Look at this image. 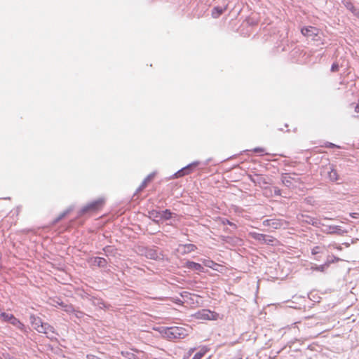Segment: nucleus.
Wrapping results in <instances>:
<instances>
[{
    "instance_id": "nucleus-19",
    "label": "nucleus",
    "mask_w": 359,
    "mask_h": 359,
    "mask_svg": "<svg viewBox=\"0 0 359 359\" xmlns=\"http://www.w3.org/2000/svg\"><path fill=\"white\" fill-rule=\"evenodd\" d=\"M329 264H330V262H326L325 264H322V265H319V266L315 265L311 267V269L318 271H320V272H324L325 271V269L329 266Z\"/></svg>"
},
{
    "instance_id": "nucleus-17",
    "label": "nucleus",
    "mask_w": 359,
    "mask_h": 359,
    "mask_svg": "<svg viewBox=\"0 0 359 359\" xmlns=\"http://www.w3.org/2000/svg\"><path fill=\"white\" fill-rule=\"evenodd\" d=\"M149 217L153 219L155 222H158L161 220V216L160 214V211L158 210H152L149 212Z\"/></svg>"
},
{
    "instance_id": "nucleus-8",
    "label": "nucleus",
    "mask_w": 359,
    "mask_h": 359,
    "mask_svg": "<svg viewBox=\"0 0 359 359\" xmlns=\"http://www.w3.org/2000/svg\"><path fill=\"white\" fill-rule=\"evenodd\" d=\"M198 165H199V161H194L178 170L176 173H175L174 177L175 178H178L184 175H189L191 172L192 169Z\"/></svg>"
},
{
    "instance_id": "nucleus-7",
    "label": "nucleus",
    "mask_w": 359,
    "mask_h": 359,
    "mask_svg": "<svg viewBox=\"0 0 359 359\" xmlns=\"http://www.w3.org/2000/svg\"><path fill=\"white\" fill-rule=\"evenodd\" d=\"M301 33L306 37H311L316 40L315 37L318 34V29L313 26H304L301 29Z\"/></svg>"
},
{
    "instance_id": "nucleus-27",
    "label": "nucleus",
    "mask_w": 359,
    "mask_h": 359,
    "mask_svg": "<svg viewBox=\"0 0 359 359\" xmlns=\"http://www.w3.org/2000/svg\"><path fill=\"white\" fill-rule=\"evenodd\" d=\"M206 351H207L206 349L201 350V351L196 353L192 359H201Z\"/></svg>"
},
{
    "instance_id": "nucleus-2",
    "label": "nucleus",
    "mask_w": 359,
    "mask_h": 359,
    "mask_svg": "<svg viewBox=\"0 0 359 359\" xmlns=\"http://www.w3.org/2000/svg\"><path fill=\"white\" fill-rule=\"evenodd\" d=\"M163 336L168 339H183L189 334V330L183 327H165L162 331Z\"/></svg>"
},
{
    "instance_id": "nucleus-24",
    "label": "nucleus",
    "mask_w": 359,
    "mask_h": 359,
    "mask_svg": "<svg viewBox=\"0 0 359 359\" xmlns=\"http://www.w3.org/2000/svg\"><path fill=\"white\" fill-rule=\"evenodd\" d=\"M122 355L125 357L127 359H136L137 356L134 353L128 351H122L121 353Z\"/></svg>"
},
{
    "instance_id": "nucleus-5",
    "label": "nucleus",
    "mask_w": 359,
    "mask_h": 359,
    "mask_svg": "<svg viewBox=\"0 0 359 359\" xmlns=\"http://www.w3.org/2000/svg\"><path fill=\"white\" fill-rule=\"evenodd\" d=\"M104 201L102 198H99L94 201H92L88 203L86 205L83 206L80 211V215L86 214L90 211H95L97 210L100 206L102 205Z\"/></svg>"
},
{
    "instance_id": "nucleus-31",
    "label": "nucleus",
    "mask_w": 359,
    "mask_h": 359,
    "mask_svg": "<svg viewBox=\"0 0 359 359\" xmlns=\"http://www.w3.org/2000/svg\"><path fill=\"white\" fill-rule=\"evenodd\" d=\"M154 177V173H151L143 180V182H146V186L147 185V183L153 179Z\"/></svg>"
},
{
    "instance_id": "nucleus-9",
    "label": "nucleus",
    "mask_w": 359,
    "mask_h": 359,
    "mask_svg": "<svg viewBox=\"0 0 359 359\" xmlns=\"http://www.w3.org/2000/svg\"><path fill=\"white\" fill-rule=\"evenodd\" d=\"M263 225L265 226H269L273 229H278L283 226L281 220L278 219H266L263 222Z\"/></svg>"
},
{
    "instance_id": "nucleus-22",
    "label": "nucleus",
    "mask_w": 359,
    "mask_h": 359,
    "mask_svg": "<svg viewBox=\"0 0 359 359\" xmlns=\"http://www.w3.org/2000/svg\"><path fill=\"white\" fill-rule=\"evenodd\" d=\"M203 263L205 266L211 268L212 269H215V266L217 265L215 262L210 259H204L203 261Z\"/></svg>"
},
{
    "instance_id": "nucleus-34",
    "label": "nucleus",
    "mask_w": 359,
    "mask_h": 359,
    "mask_svg": "<svg viewBox=\"0 0 359 359\" xmlns=\"http://www.w3.org/2000/svg\"><path fill=\"white\" fill-rule=\"evenodd\" d=\"M326 147H328V148H334V147H337V148H340V146H338V145H336L333 143H331V142H327L326 144Z\"/></svg>"
},
{
    "instance_id": "nucleus-14",
    "label": "nucleus",
    "mask_w": 359,
    "mask_h": 359,
    "mask_svg": "<svg viewBox=\"0 0 359 359\" xmlns=\"http://www.w3.org/2000/svg\"><path fill=\"white\" fill-rule=\"evenodd\" d=\"M328 178L332 182H336L339 180V175L337 171L333 168V166H330V171H328Z\"/></svg>"
},
{
    "instance_id": "nucleus-20",
    "label": "nucleus",
    "mask_w": 359,
    "mask_h": 359,
    "mask_svg": "<svg viewBox=\"0 0 359 359\" xmlns=\"http://www.w3.org/2000/svg\"><path fill=\"white\" fill-rule=\"evenodd\" d=\"M160 214L161 216V219L168 220L171 218L172 212L169 210H165L163 211H160Z\"/></svg>"
},
{
    "instance_id": "nucleus-1",
    "label": "nucleus",
    "mask_w": 359,
    "mask_h": 359,
    "mask_svg": "<svg viewBox=\"0 0 359 359\" xmlns=\"http://www.w3.org/2000/svg\"><path fill=\"white\" fill-rule=\"evenodd\" d=\"M30 323L34 330L39 333H43L50 339H56V332L53 326L47 323L42 322L41 319L34 315L30 316Z\"/></svg>"
},
{
    "instance_id": "nucleus-10",
    "label": "nucleus",
    "mask_w": 359,
    "mask_h": 359,
    "mask_svg": "<svg viewBox=\"0 0 359 359\" xmlns=\"http://www.w3.org/2000/svg\"><path fill=\"white\" fill-rule=\"evenodd\" d=\"M144 255L146 257L154 260L161 259V256L157 250L153 248H147Z\"/></svg>"
},
{
    "instance_id": "nucleus-18",
    "label": "nucleus",
    "mask_w": 359,
    "mask_h": 359,
    "mask_svg": "<svg viewBox=\"0 0 359 359\" xmlns=\"http://www.w3.org/2000/svg\"><path fill=\"white\" fill-rule=\"evenodd\" d=\"M94 264L100 267H104L107 265V260L102 257H96L94 260Z\"/></svg>"
},
{
    "instance_id": "nucleus-4",
    "label": "nucleus",
    "mask_w": 359,
    "mask_h": 359,
    "mask_svg": "<svg viewBox=\"0 0 359 359\" xmlns=\"http://www.w3.org/2000/svg\"><path fill=\"white\" fill-rule=\"evenodd\" d=\"M195 316L197 319L198 320H217L219 315L214 312V311H211L210 310H208V309H202L199 311H198L196 314H195Z\"/></svg>"
},
{
    "instance_id": "nucleus-3",
    "label": "nucleus",
    "mask_w": 359,
    "mask_h": 359,
    "mask_svg": "<svg viewBox=\"0 0 359 359\" xmlns=\"http://www.w3.org/2000/svg\"><path fill=\"white\" fill-rule=\"evenodd\" d=\"M251 237L263 244L273 245L276 239L269 235L262 234L257 232H250Z\"/></svg>"
},
{
    "instance_id": "nucleus-11",
    "label": "nucleus",
    "mask_w": 359,
    "mask_h": 359,
    "mask_svg": "<svg viewBox=\"0 0 359 359\" xmlns=\"http://www.w3.org/2000/svg\"><path fill=\"white\" fill-rule=\"evenodd\" d=\"M344 7L351 11L355 17L359 19V11L355 7L353 4L349 1H342Z\"/></svg>"
},
{
    "instance_id": "nucleus-29",
    "label": "nucleus",
    "mask_w": 359,
    "mask_h": 359,
    "mask_svg": "<svg viewBox=\"0 0 359 359\" xmlns=\"http://www.w3.org/2000/svg\"><path fill=\"white\" fill-rule=\"evenodd\" d=\"M93 304L98 306L100 308H102L103 306H104V303L97 299L93 300Z\"/></svg>"
},
{
    "instance_id": "nucleus-16",
    "label": "nucleus",
    "mask_w": 359,
    "mask_h": 359,
    "mask_svg": "<svg viewBox=\"0 0 359 359\" xmlns=\"http://www.w3.org/2000/svg\"><path fill=\"white\" fill-rule=\"evenodd\" d=\"M11 319L9 322L11 325H14L17 328L20 329V330H23L25 328L24 325L18 320L14 316L13 317H11Z\"/></svg>"
},
{
    "instance_id": "nucleus-32",
    "label": "nucleus",
    "mask_w": 359,
    "mask_h": 359,
    "mask_svg": "<svg viewBox=\"0 0 359 359\" xmlns=\"http://www.w3.org/2000/svg\"><path fill=\"white\" fill-rule=\"evenodd\" d=\"M146 187V182H142L140 187L137 189L136 192H140Z\"/></svg>"
},
{
    "instance_id": "nucleus-28",
    "label": "nucleus",
    "mask_w": 359,
    "mask_h": 359,
    "mask_svg": "<svg viewBox=\"0 0 359 359\" xmlns=\"http://www.w3.org/2000/svg\"><path fill=\"white\" fill-rule=\"evenodd\" d=\"M339 64L337 62L332 63V65H331L330 71L332 72H337L339 71Z\"/></svg>"
},
{
    "instance_id": "nucleus-13",
    "label": "nucleus",
    "mask_w": 359,
    "mask_h": 359,
    "mask_svg": "<svg viewBox=\"0 0 359 359\" xmlns=\"http://www.w3.org/2000/svg\"><path fill=\"white\" fill-rule=\"evenodd\" d=\"M186 267L189 269H192V270L198 271H203V267L202 266V265L201 264L191 262V261H188L186 262Z\"/></svg>"
},
{
    "instance_id": "nucleus-6",
    "label": "nucleus",
    "mask_w": 359,
    "mask_h": 359,
    "mask_svg": "<svg viewBox=\"0 0 359 359\" xmlns=\"http://www.w3.org/2000/svg\"><path fill=\"white\" fill-rule=\"evenodd\" d=\"M319 225L323 226V231L326 233H336L338 235H343L346 233V231L341 229V226L336 225H326L324 223L319 222Z\"/></svg>"
},
{
    "instance_id": "nucleus-33",
    "label": "nucleus",
    "mask_w": 359,
    "mask_h": 359,
    "mask_svg": "<svg viewBox=\"0 0 359 359\" xmlns=\"http://www.w3.org/2000/svg\"><path fill=\"white\" fill-rule=\"evenodd\" d=\"M146 187V182H142L140 187L137 189L136 192H140Z\"/></svg>"
},
{
    "instance_id": "nucleus-37",
    "label": "nucleus",
    "mask_w": 359,
    "mask_h": 359,
    "mask_svg": "<svg viewBox=\"0 0 359 359\" xmlns=\"http://www.w3.org/2000/svg\"><path fill=\"white\" fill-rule=\"evenodd\" d=\"M355 111L359 112V104L355 107Z\"/></svg>"
},
{
    "instance_id": "nucleus-21",
    "label": "nucleus",
    "mask_w": 359,
    "mask_h": 359,
    "mask_svg": "<svg viewBox=\"0 0 359 359\" xmlns=\"http://www.w3.org/2000/svg\"><path fill=\"white\" fill-rule=\"evenodd\" d=\"M72 210V208H69L67 210H65L63 212L60 213V215L55 219L54 223H57L60 220L63 219Z\"/></svg>"
},
{
    "instance_id": "nucleus-12",
    "label": "nucleus",
    "mask_w": 359,
    "mask_h": 359,
    "mask_svg": "<svg viewBox=\"0 0 359 359\" xmlns=\"http://www.w3.org/2000/svg\"><path fill=\"white\" fill-rule=\"evenodd\" d=\"M227 8V6H214L211 11V15L213 18H218Z\"/></svg>"
},
{
    "instance_id": "nucleus-25",
    "label": "nucleus",
    "mask_w": 359,
    "mask_h": 359,
    "mask_svg": "<svg viewBox=\"0 0 359 359\" xmlns=\"http://www.w3.org/2000/svg\"><path fill=\"white\" fill-rule=\"evenodd\" d=\"M0 317L3 319V320L9 323L11 319V317H13V315L3 312L0 314Z\"/></svg>"
},
{
    "instance_id": "nucleus-35",
    "label": "nucleus",
    "mask_w": 359,
    "mask_h": 359,
    "mask_svg": "<svg viewBox=\"0 0 359 359\" xmlns=\"http://www.w3.org/2000/svg\"><path fill=\"white\" fill-rule=\"evenodd\" d=\"M74 315L77 317V318H81L83 316V313L81 312V311H76L74 312Z\"/></svg>"
},
{
    "instance_id": "nucleus-30",
    "label": "nucleus",
    "mask_w": 359,
    "mask_h": 359,
    "mask_svg": "<svg viewBox=\"0 0 359 359\" xmlns=\"http://www.w3.org/2000/svg\"><path fill=\"white\" fill-rule=\"evenodd\" d=\"M65 311L67 313H74L75 309L72 306H65Z\"/></svg>"
},
{
    "instance_id": "nucleus-36",
    "label": "nucleus",
    "mask_w": 359,
    "mask_h": 359,
    "mask_svg": "<svg viewBox=\"0 0 359 359\" xmlns=\"http://www.w3.org/2000/svg\"><path fill=\"white\" fill-rule=\"evenodd\" d=\"M255 152H264V149L263 148H261V147H257V148H255L254 150H253Z\"/></svg>"
},
{
    "instance_id": "nucleus-26",
    "label": "nucleus",
    "mask_w": 359,
    "mask_h": 359,
    "mask_svg": "<svg viewBox=\"0 0 359 359\" xmlns=\"http://www.w3.org/2000/svg\"><path fill=\"white\" fill-rule=\"evenodd\" d=\"M323 252V248L320 246H316L311 250V253L313 255H316L319 253H322Z\"/></svg>"
},
{
    "instance_id": "nucleus-23",
    "label": "nucleus",
    "mask_w": 359,
    "mask_h": 359,
    "mask_svg": "<svg viewBox=\"0 0 359 359\" xmlns=\"http://www.w3.org/2000/svg\"><path fill=\"white\" fill-rule=\"evenodd\" d=\"M300 54V49L299 48H294L291 53H290V57L293 62L297 61V60L295 59V57Z\"/></svg>"
},
{
    "instance_id": "nucleus-15",
    "label": "nucleus",
    "mask_w": 359,
    "mask_h": 359,
    "mask_svg": "<svg viewBox=\"0 0 359 359\" xmlns=\"http://www.w3.org/2000/svg\"><path fill=\"white\" fill-rule=\"evenodd\" d=\"M196 249V245L193 244H187L180 246L179 250H181L182 253H190Z\"/></svg>"
}]
</instances>
